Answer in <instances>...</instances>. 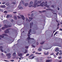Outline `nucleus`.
<instances>
[{
    "label": "nucleus",
    "mask_w": 62,
    "mask_h": 62,
    "mask_svg": "<svg viewBox=\"0 0 62 62\" xmlns=\"http://www.w3.org/2000/svg\"><path fill=\"white\" fill-rule=\"evenodd\" d=\"M2 35H4L6 36H8V35L6 34H5V33L3 34H2Z\"/></svg>",
    "instance_id": "14"
},
{
    "label": "nucleus",
    "mask_w": 62,
    "mask_h": 62,
    "mask_svg": "<svg viewBox=\"0 0 62 62\" xmlns=\"http://www.w3.org/2000/svg\"><path fill=\"white\" fill-rule=\"evenodd\" d=\"M17 17L18 19L20 18H21L20 17L18 16H17Z\"/></svg>",
    "instance_id": "47"
},
{
    "label": "nucleus",
    "mask_w": 62,
    "mask_h": 62,
    "mask_svg": "<svg viewBox=\"0 0 62 62\" xmlns=\"http://www.w3.org/2000/svg\"><path fill=\"white\" fill-rule=\"evenodd\" d=\"M62 62V61H60L59 62Z\"/></svg>",
    "instance_id": "64"
},
{
    "label": "nucleus",
    "mask_w": 62,
    "mask_h": 62,
    "mask_svg": "<svg viewBox=\"0 0 62 62\" xmlns=\"http://www.w3.org/2000/svg\"><path fill=\"white\" fill-rule=\"evenodd\" d=\"M3 55V53H1V55Z\"/></svg>",
    "instance_id": "61"
},
{
    "label": "nucleus",
    "mask_w": 62,
    "mask_h": 62,
    "mask_svg": "<svg viewBox=\"0 0 62 62\" xmlns=\"http://www.w3.org/2000/svg\"><path fill=\"white\" fill-rule=\"evenodd\" d=\"M29 20H28V21L29 22H30V21H31L32 19H33V18H31L30 17H29Z\"/></svg>",
    "instance_id": "7"
},
{
    "label": "nucleus",
    "mask_w": 62,
    "mask_h": 62,
    "mask_svg": "<svg viewBox=\"0 0 62 62\" xmlns=\"http://www.w3.org/2000/svg\"><path fill=\"white\" fill-rule=\"evenodd\" d=\"M4 61L5 62H8V61L4 60Z\"/></svg>",
    "instance_id": "60"
},
{
    "label": "nucleus",
    "mask_w": 62,
    "mask_h": 62,
    "mask_svg": "<svg viewBox=\"0 0 62 62\" xmlns=\"http://www.w3.org/2000/svg\"><path fill=\"white\" fill-rule=\"evenodd\" d=\"M52 60H47L46 61V62H52Z\"/></svg>",
    "instance_id": "8"
},
{
    "label": "nucleus",
    "mask_w": 62,
    "mask_h": 62,
    "mask_svg": "<svg viewBox=\"0 0 62 62\" xmlns=\"http://www.w3.org/2000/svg\"><path fill=\"white\" fill-rule=\"evenodd\" d=\"M7 29L5 31V33H8L9 32V31L8 30V29Z\"/></svg>",
    "instance_id": "5"
},
{
    "label": "nucleus",
    "mask_w": 62,
    "mask_h": 62,
    "mask_svg": "<svg viewBox=\"0 0 62 62\" xmlns=\"http://www.w3.org/2000/svg\"><path fill=\"white\" fill-rule=\"evenodd\" d=\"M9 4V2L5 4L7 6H8Z\"/></svg>",
    "instance_id": "18"
},
{
    "label": "nucleus",
    "mask_w": 62,
    "mask_h": 62,
    "mask_svg": "<svg viewBox=\"0 0 62 62\" xmlns=\"http://www.w3.org/2000/svg\"><path fill=\"white\" fill-rule=\"evenodd\" d=\"M33 2L32 1H31L30 2V5L28 7L30 8L32 6L33 7H34V6H33Z\"/></svg>",
    "instance_id": "4"
},
{
    "label": "nucleus",
    "mask_w": 62,
    "mask_h": 62,
    "mask_svg": "<svg viewBox=\"0 0 62 62\" xmlns=\"http://www.w3.org/2000/svg\"><path fill=\"white\" fill-rule=\"evenodd\" d=\"M59 30L60 31H62V29H60Z\"/></svg>",
    "instance_id": "52"
},
{
    "label": "nucleus",
    "mask_w": 62,
    "mask_h": 62,
    "mask_svg": "<svg viewBox=\"0 0 62 62\" xmlns=\"http://www.w3.org/2000/svg\"><path fill=\"white\" fill-rule=\"evenodd\" d=\"M12 3L13 4H14V5H15L16 4V3L15 2H13Z\"/></svg>",
    "instance_id": "45"
},
{
    "label": "nucleus",
    "mask_w": 62,
    "mask_h": 62,
    "mask_svg": "<svg viewBox=\"0 0 62 62\" xmlns=\"http://www.w3.org/2000/svg\"><path fill=\"white\" fill-rule=\"evenodd\" d=\"M3 48V47H2V46H0V49H2Z\"/></svg>",
    "instance_id": "36"
},
{
    "label": "nucleus",
    "mask_w": 62,
    "mask_h": 62,
    "mask_svg": "<svg viewBox=\"0 0 62 62\" xmlns=\"http://www.w3.org/2000/svg\"><path fill=\"white\" fill-rule=\"evenodd\" d=\"M37 0H34L35 2L34 3V4H33V7H35L37 6L38 4L40 3L41 2V0L37 2Z\"/></svg>",
    "instance_id": "2"
},
{
    "label": "nucleus",
    "mask_w": 62,
    "mask_h": 62,
    "mask_svg": "<svg viewBox=\"0 0 62 62\" xmlns=\"http://www.w3.org/2000/svg\"><path fill=\"white\" fill-rule=\"evenodd\" d=\"M35 29H35L36 30H37L38 29V28L37 27V26H36V27H35Z\"/></svg>",
    "instance_id": "32"
},
{
    "label": "nucleus",
    "mask_w": 62,
    "mask_h": 62,
    "mask_svg": "<svg viewBox=\"0 0 62 62\" xmlns=\"http://www.w3.org/2000/svg\"><path fill=\"white\" fill-rule=\"evenodd\" d=\"M2 10L1 9H0V11H2Z\"/></svg>",
    "instance_id": "62"
},
{
    "label": "nucleus",
    "mask_w": 62,
    "mask_h": 62,
    "mask_svg": "<svg viewBox=\"0 0 62 62\" xmlns=\"http://www.w3.org/2000/svg\"><path fill=\"white\" fill-rule=\"evenodd\" d=\"M4 27L5 28H8V27L7 25H4Z\"/></svg>",
    "instance_id": "12"
},
{
    "label": "nucleus",
    "mask_w": 62,
    "mask_h": 62,
    "mask_svg": "<svg viewBox=\"0 0 62 62\" xmlns=\"http://www.w3.org/2000/svg\"><path fill=\"white\" fill-rule=\"evenodd\" d=\"M59 52H62V50H60V51H59Z\"/></svg>",
    "instance_id": "63"
},
{
    "label": "nucleus",
    "mask_w": 62,
    "mask_h": 62,
    "mask_svg": "<svg viewBox=\"0 0 62 62\" xmlns=\"http://www.w3.org/2000/svg\"><path fill=\"white\" fill-rule=\"evenodd\" d=\"M25 48L26 49H28V48H29L28 46H25Z\"/></svg>",
    "instance_id": "33"
},
{
    "label": "nucleus",
    "mask_w": 62,
    "mask_h": 62,
    "mask_svg": "<svg viewBox=\"0 0 62 62\" xmlns=\"http://www.w3.org/2000/svg\"><path fill=\"white\" fill-rule=\"evenodd\" d=\"M29 55V54H26V56H28Z\"/></svg>",
    "instance_id": "42"
},
{
    "label": "nucleus",
    "mask_w": 62,
    "mask_h": 62,
    "mask_svg": "<svg viewBox=\"0 0 62 62\" xmlns=\"http://www.w3.org/2000/svg\"><path fill=\"white\" fill-rule=\"evenodd\" d=\"M0 7L1 8H5V5H2V6H0Z\"/></svg>",
    "instance_id": "23"
},
{
    "label": "nucleus",
    "mask_w": 62,
    "mask_h": 62,
    "mask_svg": "<svg viewBox=\"0 0 62 62\" xmlns=\"http://www.w3.org/2000/svg\"><path fill=\"white\" fill-rule=\"evenodd\" d=\"M59 51V49H58V48H57L55 50V51L56 52H58Z\"/></svg>",
    "instance_id": "24"
},
{
    "label": "nucleus",
    "mask_w": 62,
    "mask_h": 62,
    "mask_svg": "<svg viewBox=\"0 0 62 62\" xmlns=\"http://www.w3.org/2000/svg\"><path fill=\"white\" fill-rule=\"evenodd\" d=\"M14 14H16L17 13V12H13Z\"/></svg>",
    "instance_id": "49"
},
{
    "label": "nucleus",
    "mask_w": 62,
    "mask_h": 62,
    "mask_svg": "<svg viewBox=\"0 0 62 62\" xmlns=\"http://www.w3.org/2000/svg\"><path fill=\"white\" fill-rule=\"evenodd\" d=\"M0 50V51H1L2 52H3V50L2 49H1Z\"/></svg>",
    "instance_id": "35"
},
{
    "label": "nucleus",
    "mask_w": 62,
    "mask_h": 62,
    "mask_svg": "<svg viewBox=\"0 0 62 62\" xmlns=\"http://www.w3.org/2000/svg\"><path fill=\"white\" fill-rule=\"evenodd\" d=\"M49 7V5H47V6H46V7H47V8H48Z\"/></svg>",
    "instance_id": "39"
},
{
    "label": "nucleus",
    "mask_w": 62,
    "mask_h": 62,
    "mask_svg": "<svg viewBox=\"0 0 62 62\" xmlns=\"http://www.w3.org/2000/svg\"><path fill=\"white\" fill-rule=\"evenodd\" d=\"M14 20L13 19H12L11 20V21L12 22H14Z\"/></svg>",
    "instance_id": "40"
},
{
    "label": "nucleus",
    "mask_w": 62,
    "mask_h": 62,
    "mask_svg": "<svg viewBox=\"0 0 62 62\" xmlns=\"http://www.w3.org/2000/svg\"><path fill=\"white\" fill-rule=\"evenodd\" d=\"M33 16V14L32 13L30 17H32Z\"/></svg>",
    "instance_id": "27"
},
{
    "label": "nucleus",
    "mask_w": 62,
    "mask_h": 62,
    "mask_svg": "<svg viewBox=\"0 0 62 62\" xmlns=\"http://www.w3.org/2000/svg\"><path fill=\"white\" fill-rule=\"evenodd\" d=\"M44 2H42L40 4V5H38L37 6V7H39L40 6H42V7H43V6H46L47 5V1L45 2L44 3V4H42L44 3Z\"/></svg>",
    "instance_id": "3"
},
{
    "label": "nucleus",
    "mask_w": 62,
    "mask_h": 62,
    "mask_svg": "<svg viewBox=\"0 0 62 62\" xmlns=\"http://www.w3.org/2000/svg\"><path fill=\"white\" fill-rule=\"evenodd\" d=\"M23 55V54L22 53L18 54V55L19 56H22Z\"/></svg>",
    "instance_id": "15"
},
{
    "label": "nucleus",
    "mask_w": 62,
    "mask_h": 62,
    "mask_svg": "<svg viewBox=\"0 0 62 62\" xmlns=\"http://www.w3.org/2000/svg\"><path fill=\"white\" fill-rule=\"evenodd\" d=\"M4 36L0 35V37H1L2 38H4Z\"/></svg>",
    "instance_id": "20"
},
{
    "label": "nucleus",
    "mask_w": 62,
    "mask_h": 62,
    "mask_svg": "<svg viewBox=\"0 0 62 62\" xmlns=\"http://www.w3.org/2000/svg\"><path fill=\"white\" fill-rule=\"evenodd\" d=\"M31 29H30L29 30V31H28V37L27 38V39L29 40H30V39H33V40H34V39H33V38H31L30 37V33H31Z\"/></svg>",
    "instance_id": "1"
},
{
    "label": "nucleus",
    "mask_w": 62,
    "mask_h": 62,
    "mask_svg": "<svg viewBox=\"0 0 62 62\" xmlns=\"http://www.w3.org/2000/svg\"><path fill=\"white\" fill-rule=\"evenodd\" d=\"M5 28H5V27H3L1 29L2 30H4Z\"/></svg>",
    "instance_id": "31"
},
{
    "label": "nucleus",
    "mask_w": 62,
    "mask_h": 62,
    "mask_svg": "<svg viewBox=\"0 0 62 62\" xmlns=\"http://www.w3.org/2000/svg\"><path fill=\"white\" fill-rule=\"evenodd\" d=\"M35 52V51H34L33 52H32V53H34Z\"/></svg>",
    "instance_id": "57"
},
{
    "label": "nucleus",
    "mask_w": 62,
    "mask_h": 62,
    "mask_svg": "<svg viewBox=\"0 0 62 62\" xmlns=\"http://www.w3.org/2000/svg\"><path fill=\"white\" fill-rule=\"evenodd\" d=\"M10 16L9 15H8L6 17V18H8Z\"/></svg>",
    "instance_id": "30"
},
{
    "label": "nucleus",
    "mask_w": 62,
    "mask_h": 62,
    "mask_svg": "<svg viewBox=\"0 0 62 62\" xmlns=\"http://www.w3.org/2000/svg\"><path fill=\"white\" fill-rule=\"evenodd\" d=\"M14 18L15 20H17V18L16 16H15L14 17Z\"/></svg>",
    "instance_id": "11"
},
{
    "label": "nucleus",
    "mask_w": 62,
    "mask_h": 62,
    "mask_svg": "<svg viewBox=\"0 0 62 62\" xmlns=\"http://www.w3.org/2000/svg\"><path fill=\"white\" fill-rule=\"evenodd\" d=\"M48 53H48V52H47V53H45L44 54L45 55H48Z\"/></svg>",
    "instance_id": "21"
},
{
    "label": "nucleus",
    "mask_w": 62,
    "mask_h": 62,
    "mask_svg": "<svg viewBox=\"0 0 62 62\" xmlns=\"http://www.w3.org/2000/svg\"><path fill=\"white\" fill-rule=\"evenodd\" d=\"M46 10H51V11H53V10L52 9H46Z\"/></svg>",
    "instance_id": "25"
},
{
    "label": "nucleus",
    "mask_w": 62,
    "mask_h": 62,
    "mask_svg": "<svg viewBox=\"0 0 62 62\" xmlns=\"http://www.w3.org/2000/svg\"><path fill=\"white\" fill-rule=\"evenodd\" d=\"M36 44L37 45H38L39 44V43L38 42H36Z\"/></svg>",
    "instance_id": "43"
},
{
    "label": "nucleus",
    "mask_w": 62,
    "mask_h": 62,
    "mask_svg": "<svg viewBox=\"0 0 62 62\" xmlns=\"http://www.w3.org/2000/svg\"><path fill=\"white\" fill-rule=\"evenodd\" d=\"M54 54V53H51V54L50 55H53Z\"/></svg>",
    "instance_id": "37"
},
{
    "label": "nucleus",
    "mask_w": 62,
    "mask_h": 62,
    "mask_svg": "<svg viewBox=\"0 0 62 62\" xmlns=\"http://www.w3.org/2000/svg\"><path fill=\"white\" fill-rule=\"evenodd\" d=\"M26 21H27L28 20V19L27 18H26Z\"/></svg>",
    "instance_id": "50"
},
{
    "label": "nucleus",
    "mask_w": 62,
    "mask_h": 62,
    "mask_svg": "<svg viewBox=\"0 0 62 62\" xmlns=\"http://www.w3.org/2000/svg\"><path fill=\"white\" fill-rule=\"evenodd\" d=\"M21 17L22 18V19L23 20H24L25 19V18L24 17V16L23 15H21Z\"/></svg>",
    "instance_id": "6"
},
{
    "label": "nucleus",
    "mask_w": 62,
    "mask_h": 62,
    "mask_svg": "<svg viewBox=\"0 0 62 62\" xmlns=\"http://www.w3.org/2000/svg\"><path fill=\"white\" fill-rule=\"evenodd\" d=\"M19 9H23V8L22 7H21L19 8Z\"/></svg>",
    "instance_id": "34"
},
{
    "label": "nucleus",
    "mask_w": 62,
    "mask_h": 62,
    "mask_svg": "<svg viewBox=\"0 0 62 62\" xmlns=\"http://www.w3.org/2000/svg\"><path fill=\"white\" fill-rule=\"evenodd\" d=\"M32 59L34 58V56H32V57H31Z\"/></svg>",
    "instance_id": "56"
},
{
    "label": "nucleus",
    "mask_w": 62,
    "mask_h": 62,
    "mask_svg": "<svg viewBox=\"0 0 62 62\" xmlns=\"http://www.w3.org/2000/svg\"><path fill=\"white\" fill-rule=\"evenodd\" d=\"M28 52V51L27 50V49H25V52L24 53H26Z\"/></svg>",
    "instance_id": "26"
},
{
    "label": "nucleus",
    "mask_w": 62,
    "mask_h": 62,
    "mask_svg": "<svg viewBox=\"0 0 62 62\" xmlns=\"http://www.w3.org/2000/svg\"><path fill=\"white\" fill-rule=\"evenodd\" d=\"M29 4L28 3H26L25 4V7H26Z\"/></svg>",
    "instance_id": "17"
},
{
    "label": "nucleus",
    "mask_w": 62,
    "mask_h": 62,
    "mask_svg": "<svg viewBox=\"0 0 62 62\" xmlns=\"http://www.w3.org/2000/svg\"><path fill=\"white\" fill-rule=\"evenodd\" d=\"M46 11V10H43V11L42 12L43 13V12H45Z\"/></svg>",
    "instance_id": "46"
},
{
    "label": "nucleus",
    "mask_w": 62,
    "mask_h": 62,
    "mask_svg": "<svg viewBox=\"0 0 62 62\" xmlns=\"http://www.w3.org/2000/svg\"><path fill=\"white\" fill-rule=\"evenodd\" d=\"M33 24V23H30V28H31V26H32Z\"/></svg>",
    "instance_id": "10"
},
{
    "label": "nucleus",
    "mask_w": 62,
    "mask_h": 62,
    "mask_svg": "<svg viewBox=\"0 0 62 62\" xmlns=\"http://www.w3.org/2000/svg\"><path fill=\"white\" fill-rule=\"evenodd\" d=\"M45 42V41H43L42 42H41L40 43V44H41V45H42V44H43Z\"/></svg>",
    "instance_id": "22"
},
{
    "label": "nucleus",
    "mask_w": 62,
    "mask_h": 62,
    "mask_svg": "<svg viewBox=\"0 0 62 62\" xmlns=\"http://www.w3.org/2000/svg\"><path fill=\"white\" fill-rule=\"evenodd\" d=\"M2 30L1 28H0V31Z\"/></svg>",
    "instance_id": "58"
},
{
    "label": "nucleus",
    "mask_w": 62,
    "mask_h": 62,
    "mask_svg": "<svg viewBox=\"0 0 62 62\" xmlns=\"http://www.w3.org/2000/svg\"><path fill=\"white\" fill-rule=\"evenodd\" d=\"M62 53H61L59 54V55H62Z\"/></svg>",
    "instance_id": "51"
},
{
    "label": "nucleus",
    "mask_w": 62,
    "mask_h": 62,
    "mask_svg": "<svg viewBox=\"0 0 62 62\" xmlns=\"http://www.w3.org/2000/svg\"><path fill=\"white\" fill-rule=\"evenodd\" d=\"M14 61L13 60H11V61L12 62H14Z\"/></svg>",
    "instance_id": "54"
},
{
    "label": "nucleus",
    "mask_w": 62,
    "mask_h": 62,
    "mask_svg": "<svg viewBox=\"0 0 62 62\" xmlns=\"http://www.w3.org/2000/svg\"><path fill=\"white\" fill-rule=\"evenodd\" d=\"M60 25V24L59 23H58L57 26H58Z\"/></svg>",
    "instance_id": "53"
},
{
    "label": "nucleus",
    "mask_w": 62,
    "mask_h": 62,
    "mask_svg": "<svg viewBox=\"0 0 62 62\" xmlns=\"http://www.w3.org/2000/svg\"><path fill=\"white\" fill-rule=\"evenodd\" d=\"M57 34V31L54 34V36H55V35H56V34Z\"/></svg>",
    "instance_id": "29"
},
{
    "label": "nucleus",
    "mask_w": 62,
    "mask_h": 62,
    "mask_svg": "<svg viewBox=\"0 0 62 62\" xmlns=\"http://www.w3.org/2000/svg\"><path fill=\"white\" fill-rule=\"evenodd\" d=\"M34 55L33 54H30V55L29 57L28 58L30 57H31V56H32Z\"/></svg>",
    "instance_id": "13"
},
{
    "label": "nucleus",
    "mask_w": 62,
    "mask_h": 62,
    "mask_svg": "<svg viewBox=\"0 0 62 62\" xmlns=\"http://www.w3.org/2000/svg\"><path fill=\"white\" fill-rule=\"evenodd\" d=\"M5 2H3L2 3V4L3 5H4V4H5Z\"/></svg>",
    "instance_id": "44"
},
{
    "label": "nucleus",
    "mask_w": 62,
    "mask_h": 62,
    "mask_svg": "<svg viewBox=\"0 0 62 62\" xmlns=\"http://www.w3.org/2000/svg\"><path fill=\"white\" fill-rule=\"evenodd\" d=\"M16 55V53H13V56H15Z\"/></svg>",
    "instance_id": "19"
},
{
    "label": "nucleus",
    "mask_w": 62,
    "mask_h": 62,
    "mask_svg": "<svg viewBox=\"0 0 62 62\" xmlns=\"http://www.w3.org/2000/svg\"><path fill=\"white\" fill-rule=\"evenodd\" d=\"M29 59H32V57H30Z\"/></svg>",
    "instance_id": "59"
},
{
    "label": "nucleus",
    "mask_w": 62,
    "mask_h": 62,
    "mask_svg": "<svg viewBox=\"0 0 62 62\" xmlns=\"http://www.w3.org/2000/svg\"><path fill=\"white\" fill-rule=\"evenodd\" d=\"M10 55H11V54L10 53L9 54H6V55L7 56H8V57H9L10 58L11 57V56H10Z\"/></svg>",
    "instance_id": "9"
},
{
    "label": "nucleus",
    "mask_w": 62,
    "mask_h": 62,
    "mask_svg": "<svg viewBox=\"0 0 62 62\" xmlns=\"http://www.w3.org/2000/svg\"><path fill=\"white\" fill-rule=\"evenodd\" d=\"M7 11H5L4 12V13H7Z\"/></svg>",
    "instance_id": "55"
},
{
    "label": "nucleus",
    "mask_w": 62,
    "mask_h": 62,
    "mask_svg": "<svg viewBox=\"0 0 62 62\" xmlns=\"http://www.w3.org/2000/svg\"><path fill=\"white\" fill-rule=\"evenodd\" d=\"M41 54V53H38L37 52L35 53V54Z\"/></svg>",
    "instance_id": "28"
},
{
    "label": "nucleus",
    "mask_w": 62,
    "mask_h": 62,
    "mask_svg": "<svg viewBox=\"0 0 62 62\" xmlns=\"http://www.w3.org/2000/svg\"><path fill=\"white\" fill-rule=\"evenodd\" d=\"M41 50H42L41 48H39V49H38V51H41Z\"/></svg>",
    "instance_id": "16"
},
{
    "label": "nucleus",
    "mask_w": 62,
    "mask_h": 62,
    "mask_svg": "<svg viewBox=\"0 0 62 62\" xmlns=\"http://www.w3.org/2000/svg\"><path fill=\"white\" fill-rule=\"evenodd\" d=\"M62 57H59V59H60L61 58H62Z\"/></svg>",
    "instance_id": "48"
},
{
    "label": "nucleus",
    "mask_w": 62,
    "mask_h": 62,
    "mask_svg": "<svg viewBox=\"0 0 62 62\" xmlns=\"http://www.w3.org/2000/svg\"><path fill=\"white\" fill-rule=\"evenodd\" d=\"M51 7H52V8H54V6L52 5L51 6Z\"/></svg>",
    "instance_id": "41"
},
{
    "label": "nucleus",
    "mask_w": 62,
    "mask_h": 62,
    "mask_svg": "<svg viewBox=\"0 0 62 62\" xmlns=\"http://www.w3.org/2000/svg\"><path fill=\"white\" fill-rule=\"evenodd\" d=\"M32 46V47H33L34 48H35V46L33 45H31Z\"/></svg>",
    "instance_id": "38"
}]
</instances>
